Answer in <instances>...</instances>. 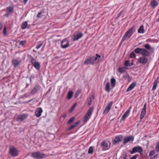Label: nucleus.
I'll return each mask as SVG.
<instances>
[{"label": "nucleus", "mask_w": 159, "mask_h": 159, "mask_svg": "<svg viewBox=\"0 0 159 159\" xmlns=\"http://www.w3.org/2000/svg\"><path fill=\"white\" fill-rule=\"evenodd\" d=\"M66 114H64V115L62 117H63V118H65V117H66Z\"/></svg>", "instance_id": "nucleus-54"}, {"label": "nucleus", "mask_w": 159, "mask_h": 159, "mask_svg": "<svg viewBox=\"0 0 159 159\" xmlns=\"http://www.w3.org/2000/svg\"><path fill=\"white\" fill-rule=\"evenodd\" d=\"M157 155H154V156L152 157H151L150 159H157Z\"/></svg>", "instance_id": "nucleus-46"}, {"label": "nucleus", "mask_w": 159, "mask_h": 159, "mask_svg": "<svg viewBox=\"0 0 159 159\" xmlns=\"http://www.w3.org/2000/svg\"><path fill=\"white\" fill-rule=\"evenodd\" d=\"M76 105V103H75L74 104V105L71 108V109L70 110V112H72L73 111Z\"/></svg>", "instance_id": "nucleus-41"}, {"label": "nucleus", "mask_w": 159, "mask_h": 159, "mask_svg": "<svg viewBox=\"0 0 159 159\" xmlns=\"http://www.w3.org/2000/svg\"><path fill=\"white\" fill-rule=\"evenodd\" d=\"M159 3L156 0H152L151 1L150 5L153 8H155L158 5Z\"/></svg>", "instance_id": "nucleus-17"}, {"label": "nucleus", "mask_w": 159, "mask_h": 159, "mask_svg": "<svg viewBox=\"0 0 159 159\" xmlns=\"http://www.w3.org/2000/svg\"><path fill=\"white\" fill-rule=\"evenodd\" d=\"M61 44L62 48H66L69 46V42L67 39H64L62 41Z\"/></svg>", "instance_id": "nucleus-13"}, {"label": "nucleus", "mask_w": 159, "mask_h": 159, "mask_svg": "<svg viewBox=\"0 0 159 159\" xmlns=\"http://www.w3.org/2000/svg\"><path fill=\"white\" fill-rule=\"evenodd\" d=\"M137 53H141L143 56H148L149 55L150 53L148 50H135Z\"/></svg>", "instance_id": "nucleus-16"}, {"label": "nucleus", "mask_w": 159, "mask_h": 159, "mask_svg": "<svg viewBox=\"0 0 159 159\" xmlns=\"http://www.w3.org/2000/svg\"><path fill=\"white\" fill-rule=\"evenodd\" d=\"M93 108L94 107H92L88 110L84 118V122H87L88 120L90 118L92 113L93 111Z\"/></svg>", "instance_id": "nucleus-3"}, {"label": "nucleus", "mask_w": 159, "mask_h": 159, "mask_svg": "<svg viewBox=\"0 0 159 159\" xmlns=\"http://www.w3.org/2000/svg\"><path fill=\"white\" fill-rule=\"evenodd\" d=\"M84 64L86 65H88L89 64H92V62H91L90 58L86 60L84 62Z\"/></svg>", "instance_id": "nucleus-36"}, {"label": "nucleus", "mask_w": 159, "mask_h": 159, "mask_svg": "<svg viewBox=\"0 0 159 159\" xmlns=\"http://www.w3.org/2000/svg\"><path fill=\"white\" fill-rule=\"evenodd\" d=\"M131 107H130L129 108V109H128V110H130V109H131Z\"/></svg>", "instance_id": "nucleus-58"}, {"label": "nucleus", "mask_w": 159, "mask_h": 159, "mask_svg": "<svg viewBox=\"0 0 159 159\" xmlns=\"http://www.w3.org/2000/svg\"><path fill=\"white\" fill-rule=\"evenodd\" d=\"M136 85V83L135 82H133L128 87V88L126 91L127 92H129Z\"/></svg>", "instance_id": "nucleus-23"}, {"label": "nucleus", "mask_w": 159, "mask_h": 159, "mask_svg": "<svg viewBox=\"0 0 159 159\" xmlns=\"http://www.w3.org/2000/svg\"><path fill=\"white\" fill-rule=\"evenodd\" d=\"M138 156V155H135L134 156L132 157L130 159H136Z\"/></svg>", "instance_id": "nucleus-47"}, {"label": "nucleus", "mask_w": 159, "mask_h": 159, "mask_svg": "<svg viewBox=\"0 0 159 159\" xmlns=\"http://www.w3.org/2000/svg\"><path fill=\"white\" fill-rule=\"evenodd\" d=\"M31 156L33 158L37 159L44 158L46 157V155L40 152H33L31 153Z\"/></svg>", "instance_id": "nucleus-2"}, {"label": "nucleus", "mask_w": 159, "mask_h": 159, "mask_svg": "<svg viewBox=\"0 0 159 159\" xmlns=\"http://www.w3.org/2000/svg\"><path fill=\"white\" fill-rule=\"evenodd\" d=\"M154 154H155V151L154 150L152 151L149 152V156H152L154 155Z\"/></svg>", "instance_id": "nucleus-44"}, {"label": "nucleus", "mask_w": 159, "mask_h": 159, "mask_svg": "<svg viewBox=\"0 0 159 159\" xmlns=\"http://www.w3.org/2000/svg\"><path fill=\"white\" fill-rule=\"evenodd\" d=\"M143 149L142 147L140 146H137L134 147L132 151H130L129 152L133 154L137 152H139L140 154L143 152Z\"/></svg>", "instance_id": "nucleus-5"}, {"label": "nucleus", "mask_w": 159, "mask_h": 159, "mask_svg": "<svg viewBox=\"0 0 159 159\" xmlns=\"http://www.w3.org/2000/svg\"><path fill=\"white\" fill-rule=\"evenodd\" d=\"M9 15V13H7L4 16H6L7 17H8Z\"/></svg>", "instance_id": "nucleus-52"}, {"label": "nucleus", "mask_w": 159, "mask_h": 159, "mask_svg": "<svg viewBox=\"0 0 159 159\" xmlns=\"http://www.w3.org/2000/svg\"><path fill=\"white\" fill-rule=\"evenodd\" d=\"M42 13L41 12H39L37 15V17H41V16H40V15Z\"/></svg>", "instance_id": "nucleus-48"}, {"label": "nucleus", "mask_w": 159, "mask_h": 159, "mask_svg": "<svg viewBox=\"0 0 159 159\" xmlns=\"http://www.w3.org/2000/svg\"><path fill=\"white\" fill-rule=\"evenodd\" d=\"M94 96L93 95L91 96L89 98V100L88 101V105H90L92 104V103L94 99Z\"/></svg>", "instance_id": "nucleus-25"}, {"label": "nucleus", "mask_w": 159, "mask_h": 159, "mask_svg": "<svg viewBox=\"0 0 159 159\" xmlns=\"http://www.w3.org/2000/svg\"><path fill=\"white\" fill-rule=\"evenodd\" d=\"M135 31V30L134 27L130 28L126 32L125 34L124 35L122 38L121 42H123L127 38L128 39L132 35L133 33Z\"/></svg>", "instance_id": "nucleus-1"}, {"label": "nucleus", "mask_w": 159, "mask_h": 159, "mask_svg": "<svg viewBox=\"0 0 159 159\" xmlns=\"http://www.w3.org/2000/svg\"><path fill=\"white\" fill-rule=\"evenodd\" d=\"M101 56L99 55L98 54H96V56L92 57L89 58L91 62H92V64H93L96 60L98 59Z\"/></svg>", "instance_id": "nucleus-21"}, {"label": "nucleus", "mask_w": 159, "mask_h": 159, "mask_svg": "<svg viewBox=\"0 0 159 159\" xmlns=\"http://www.w3.org/2000/svg\"><path fill=\"white\" fill-rule=\"evenodd\" d=\"M43 112L42 108H39L37 109L35 112V115L37 117H39L41 115Z\"/></svg>", "instance_id": "nucleus-20"}, {"label": "nucleus", "mask_w": 159, "mask_h": 159, "mask_svg": "<svg viewBox=\"0 0 159 159\" xmlns=\"http://www.w3.org/2000/svg\"><path fill=\"white\" fill-rule=\"evenodd\" d=\"M138 62L142 64H146L148 61L147 58L144 56H142L139 57L138 59Z\"/></svg>", "instance_id": "nucleus-11"}, {"label": "nucleus", "mask_w": 159, "mask_h": 159, "mask_svg": "<svg viewBox=\"0 0 159 159\" xmlns=\"http://www.w3.org/2000/svg\"><path fill=\"white\" fill-rule=\"evenodd\" d=\"M3 25L1 22H0V30H1L2 27Z\"/></svg>", "instance_id": "nucleus-49"}, {"label": "nucleus", "mask_w": 159, "mask_h": 159, "mask_svg": "<svg viewBox=\"0 0 159 159\" xmlns=\"http://www.w3.org/2000/svg\"><path fill=\"white\" fill-rule=\"evenodd\" d=\"M111 86L113 88L115 86L116 84V80L114 78H112L111 79Z\"/></svg>", "instance_id": "nucleus-28"}, {"label": "nucleus", "mask_w": 159, "mask_h": 159, "mask_svg": "<svg viewBox=\"0 0 159 159\" xmlns=\"http://www.w3.org/2000/svg\"><path fill=\"white\" fill-rule=\"evenodd\" d=\"M105 90L107 92H109L110 91V83H107L106 85Z\"/></svg>", "instance_id": "nucleus-34"}, {"label": "nucleus", "mask_w": 159, "mask_h": 159, "mask_svg": "<svg viewBox=\"0 0 159 159\" xmlns=\"http://www.w3.org/2000/svg\"><path fill=\"white\" fill-rule=\"evenodd\" d=\"M130 114V110H127L122 116L121 120L123 121L126 119L129 116Z\"/></svg>", "instance_id": "nucleus-19"}, {"label": "nucleus", "mask_w": 159, "mask_h": 159, "mask_svg": "<svg viewBox=\"0 0 159 159\" xmlns=\"http://www.w3.org/2000/svg\"><path fill=\"white\" fill-rule=\"evenodd\" d=\"M40 89V86L38 85H36L31 91V93L34 94L37 92Z\"/></svg>", "instance_id": "nucleus-22"}, {"label": "nucleus", "mask_w": 159, "mask_h": 159, "mask_svg": "<svg viewBox=\"0 0 159 159\" xmlns=\"http://www.w3.org/2000/svg\"><path fill=\"white\" fill-rule=\"evenodd\" d=\"M3 34L5 36H6L7 35V28L6 26H4V27Z\"/></svg>", "instance_id": "nucleus-39"}, {"label": "nucleus", "mask_w": 159, "mask_h": 159, "mask_svg": "<svg viewBox=\"0 0 159 159\" xmlns=\"http://www.w3.org/2000/svg\"><path fill=\"white\" fill-rule=\"evenodd\" d=\"M157 21L159 22V18L157 20Z\"/></svg>", "instance_id": "nucleus-59"}, {"label": "nucleus", "mask_w": 159, "mask_h": 159, "mask_svg": "<svg viewBox=\"0 0 159 159\" xmlns=\"http://www.w3.org/2000/svg\"><path fill=\"white\" fill-rule=\"evenodd\" d=\"M158 83V80L157 79H156L155 80L153 87L152 89V90H154L156 89L157 87V83Z\"/></svg>", "instance_id": "nucleus-26"}, {"label": "nucleus", "mask_w": 159, "mask_h": 159, "mask_svg": "<svg viewBox=\"0 0 159 159\" xmlns=\"http://www.w3.org/2000/svg\"><path fill=\"white\" fill-rule=\"evenodd\" d=\"M21 62V60L20 58L14 59L12 60V63L14 66L16 67L18 66Z\"/></svg>", "instance_id": "nucleus-14"}, {"label": "nucleus", "mask_w": 159, "mask_h": 159, "mask_svg": "<svg viewBox=\"0 0 159 159\" xmlns=\"http://www.w3.org/2000/svg\"><path fill=\"white\" fill-rule=\"evenodd\" d=\"M121 159H127L125 157H123L121 158Z\"/></svg>", "instance_id": "nucleus-55"}, {"label": "nucleus", "mask_w": 159, "mask_h": 159, "mask_svg": "<svg viewBox=\"0 0 159 159\" xmlns=\"http://www.w3.org/2000/svg\"><path fill=\"white\" fill-rule=\"evenodd\" d=\"M28 116L27 114L23 113L18 115L16 117V120L17 121H22L27 119Z\"/></svg>", "instance_id": "nucleus-4"}, {"label": "nucleus", "mask_w": 159, "mask_h": 159, "mask_svg": "<svg viewBox=\"0 0 159 159\" xmlns=\"http://www.w3.org/2000/svg\"><path fill=\"white\" fill-rule=\"evenodd\" d=\"M9 153L13 156L16 157L18 155V150L14 147H10L9 148Z\"/></svg>", "instance_id": "nucleus-7"}, {"label": "nucleus", "mask_w": 159, "mask_h": 159, "mask_svg": "<svg viewBox=\"0 0 159 159\" xmlns=\"http://www.w3.org/2000/svg\"><path fill=\"white\" fill-rule=\"evenodd\" d=\"M31 62L33 65L37 70H39L40 67V63L36 60L33 58L31 60Z\"/></svg>", "instance_id": "nucleus-8"}, {"label": "nucleus", "mask_w": 159, "mask_h": 159, "mask_svg": "<svg viewBox=\"0 0 159 159\" xmlns=\"http://www.w3.org/2000/svg\"><path fill=\"white\" fill-rule=\"evenodd\" d=\"M156 151L157 152H159V142H158L156 146Z\"/></svg>", "instance_id": "nucleus-42"}, {"label": "nucleus", "mask_w": 159, "mask_h": 159, "mask_svg": "<svg viewBox=\"0 0 159 159\" xmlns=\"http://www.w3.org/2000/svg\"><path fill=\"white\" fill-rule=\"evenodd\" d=\"M74 117H72L70 118L68 121L67 124H71L75 120Z\"/></svg>", "instance_id": "nucleus-38"}, {"label": "nucleus", "mask_w": 159, "mask_h": 159, "mask_svg": "<svg viewBox=\"0 0 159 159\" xmlns=\"http://www.w3.org/2000/svg\"><path fill=\"white\" fill-rule=\"evenodd\" d=\"M43 43L42 42H39L36 47V48L38 49L42 45Z\"/></svg>", "instance_id": "nucleus-35"}, {"label": "nucleus", "mask_w": 159, "mask_h": 159, "mask_svg": "<svg viewBox=\"0 0 159 159\" xmlns=\"http://www.w3.org/2000/svg\"><path fill=\"white\" fill-rule=\"evenodd\" d=\"M73 92L72 91H70L67 96V99H70L72 97L73 95Z\"/></svg>", "instance_id": "nucleus-27"}, {"label": "nucleus", "mask_w": 159, "mask_h": 159, "mask_svg": "<svg viewBox=\"0 0 159 159\" xmlns=\"http://www.w3.org/2000/svg\"><path fill=\"white\" fill-rule=\"evenodd\" d=\"M113 104V102L111 101L106 107L103 113L104 114H107L110 111Z\"/></svg>", "instance_id": "nucleus-10"}, {"label": "nucleus", "mask_w": 159, "mask_h": 159, "mask_svg": "<svg viewBox=\"0 0 159 159\" xmlns=\"http://www.w3.org/2000/svg\"><path fill=\"white\" fill-rule=\"evenodd\" d=\"M130 57L131 58H134L135 57L136 55L134 52H132L130 54Z\"/></svg>", "instance_id": "nucleus-45"}, {"label": "nucleus", "mask_w": 159, "mask_h": 159, "mask_svg": "<svg viewBox=\"0 0 159 159\" xmlns=\"http://www.w3.org/2000/svg\"><path fill=\"white\" fill-rule=\"evenodd\" d=\"M134 140V137L133 136H128L124 138L123 143L125 144L130 141L133 142Z\"/></svg>", "instance_id": "nucleus-15"}, {"label": "nucleus", "mask_w": 159, "mask_h": 159, "mask_svg": "<svg viewBox=\"0 0 159 159\" xmlns=\"http://www.w3.org/2000/svg\"><path fill=\"white\" fill-rule=\"evenodd\" d=\"M93 151V147L91 146L89 148L88 153L89 154H92Z\"/></svg>", "instance_id": "nucleus-37"}, {"label": "nucleus", "mask_w": 159, "mask_h": 159, "mask_svg": "<svg viewBox=\"0 0 159 159\" xmlns=\"http://www.w3.org/2000/svg\"><path fill=\"white\" fill-rule=\"evenodd\" d=\"M121 12L120 13L118 14L117 15V17H120L121 16Z\"/></svg>", "instance_id": "nucleus-50"}, {"label": "nucleus", "mask_w": 159, "mask_h": 159, "mask_svg": "<svg viewBox=\"0 0 159 159\" xmlns=\"http://www.w3.org/2000/svg\"><path fill=\"white\" fill-rule=\"evenodd\" d=\"M26 40H23L22 41H21L19 42V44L22 46H24L26 43Z\"/></svg>", "instance_id": "nucleus-40"}, {"label": "nucleus", "mask_w": 159, "mask_h": 159, "mask_svg": "<svg viewBox=\"0 0 159 159\" xmlns=\"http://www.w3.org/2000/svg\"><path fill=\"white\" fill-rule=\"evenodd\" d=\"M135 50H144L143 49H142L140 48H136Z\"/></svg>", "instance_id": "nucleus-53"}, {"label": "nucleus", "mask_w": 159, "mask_h": 159, "mask_svg": "<svg viewBox=\"0 0 159 159\" xmlns=\"http://www.w3.org/2000/svg\"><path fill=\"white\" fill-rule=\"evenodd\" d=\"M32 100H33L32 99H31V100H29V101H28L27 102H31V101H32Z\"/></svg>", "instance_id": "nucleus-56"}, {"label": "nucleus", "mask_w": 159, "mask_h": 159, "mask_svg": "<svg viewBox=\"0 0 159 159\" xmlns=\"http://www.w3.org/2000/svg\"><path fill=\"white\" fill-rule=\"evenodd\" d=\"M100 147L103 151H106L108 149L110 148V145L107 142L103 141L100 144Z\"/></svg>", "instance_id": "nucleus-6"}, {"label": "nucleus", "mask_w": 159, "mask_h": 159, "mask_svg": "<svg viewBox=\"0 0 159 159\" xmlns=\"http://www.w3.org/2000/svg\"><path fill=\"white\" fill-rule=\"evenodd\" d=\"M125 65L126 66H131L133 65L132 62H130V61L128 60L126 61L125 62Z\"/></svg>", "instance_id": "nucleus-31"}, {"label": "nucleus", "mask_w": 159, "mask_h": 159, "mask_svg": "<svg viewBox=\"0 0 159 159\" xmlns=\"http://www.w3.org/2000/svg\"><path fill=\"white\" fill-rule=\"evenodd\" d=\"M144 26L143 25H141L138 30V32L139 33H143L145 31L144 29Z\"/></svg>", "instance_id": "nucleus-29"}, {"label": "nucleus", "mask_w": 159, "mask_h": 159, "mask_svg": "<svg viewBox=\"0 0 159 159\" xmlns=\"http://www.w3.org/2000/svg\"><path fill=\"white\" fill-rule=\"evenodd\" d=\"M144 47L147 48L148 50H150L151 48L150 46L148 44H145Z\"/></svg>", "instance_id": "nucleus-43"}, {"label": "nucleus", "mask_w": 159, "mask_h": 159, "mask_svg": "<svg viewBox=\"0 0 159 159\" xmlns=\"http://www.w3.org/2000/svg\"><path fill=\"white\" fill-rule=\"evenodd\" d=\"M79 121H77L76 122H75V124H72L71 126H69L68 127V129L69 130H70L73 128H74L75 127H76L78 126V124H79Z\"/></svg>", "instance_id": "nucleus-24"}, {"label": "nucleus", "mask_w": 159, "mask_h": 159, "mask_svg": "<svg viewBox=\"0 0 159 159\" xmlns=\"http://www.w3.org/2000/svg\"><path fill=\"white\" fill-rule=\"evenodd\" d=\"M147 107V103L144 104L143 108L142 110L140 115V118L141 120L143 119L146 114V109Z\"/></svg>", "instance_id": "nucleus-12"}, {"label": "nucleus", "mask_w": 159, "mask_h": 159, "mask_svg": "<svg viewBox=\"0 0 159 159\" xmlns=\"http://www.w3.org/2000/svg\"><path fill=\"white\" fill-rule=\"evenodd\" d=\"M83 36V34L81 33L76 34L74 35L73 40H77L81 38Z\"/></svg>", "instance_id": "nucleus-18"}, {"label": "nucleus", "mask_w": 159, "mask_h": 159, "mask_svg": "<svg viewBox=\"0 0 159 159\" xmlns=\"http://www.w3.org/2000/svg\"><path fill=\"white\" fill-rule=\"evenodd\" d=\"M7 9L10 13H12L14 11L13 6H10L7 7Z\"/></svg>", "instance_id": "nucleus-30"}, {"label": "nucleus", "mask_w": 159, "mask_h": 159, "mask_svg": "<svg viewBox=\"0 0 159 159\" xmlns=\"http://www.w3.org/2000/svg\"><path fill=\"white\" fill-rule=\"evenodd\" d=\"M126 70V69L125 67H120L118 69V71L120 73H123L125 72Z\"/></svg>", "instance_id": "nucleus-33"}, {"label": "nucleus", "mask_w": 159, "mask_h": 159, "mask_svg": "<svg viewBox=\"0 0 159 159\" xmlns=\"http://www.w3.org/2000/svg\"><path fill=\"white\" fill-rule=\"evenodd\" d=\"M27 22L26 21L24 22L22 24L21 28L22 29H24L26 28L27 26Z\"/></svg>", "instance_id": "nucleus-32"}, {"label": "nucleus", "mask_w": 159, "mask_h": 159, "mask_svg": "<svg viewBox=\"0 0 159 159\" xmlns=\"http://www.w3.org/2000/svg\"><path fill=\"white\" fill-rule=\"evenodd\" d=\"M127 155L126 154L125 155V156L124 157H127Z\"/></svg>", "instance_id": "nucleus-57"}, {"label": "nucleus", "mask_w": 159, "mask_h": 159, "mask_svg": "<svg viewBox=\"0 0 159 159\" xmlns=\"http://www.w3.org/2000/svg\"><path fill=\"white\" fill-rule=\"evenodd\" d=\"M123 137V135H119L116 136L113 141V144L116 145L118 143L122 141Z\"/></svg>", "instance_id": "nucleus-9"}, {"label": "nucleus", "mask_w": 159, "mask_h": 159, "mask_svg": "<svg viewBox=\"0 0 159 159\" xmlns=\"http://www.w3.org/2000/svg\"><path fill=\"white\" fill-rule=\"evenodd\" d=\"M28 0H24V2L25 4L27 2Z\"/></svg>", "instance_id": "nucleus-51"}]
</instances>
